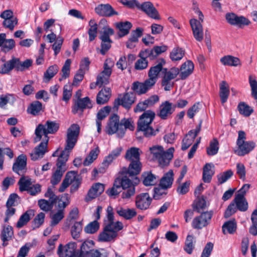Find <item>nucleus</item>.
<instances>
[{"instance_id":"nucleus-1","label":"nucleus","mask_w":257,"mask_h":257,"mask_svg":"<svg viewBox=\"0 0 257 257\" xmlns=\"http://www.w3.org/2000/svg\"><path fill=\"white\" fill-rule=\"evenodd\" d=\"M80 126L77 124H72L68 128L66 138L65 149L60 154L56 164L57 168L65 169V164L68 160L69 153L76 145L79 134Z\"/></svg>"},{"instance_id":"nucleus-2","label":"nucleus","mask_w":257,"mask_h":257,"mask_svg":"<svg viewBox=\"0 0 257 257\" xmlns=\"http://www.w3.org/2000/svg\"><path fill=\"white\" fill-rule=\"evenodd\" d=\"M155 116V113L150 110L144 112L140 117L138 122V130L143 132L147 138L155 136L158 130H154L151 126L153 120Z\"/></svg>"},{"instance_id":"nucleus-3","label":"nucleus","mask_w":257,"mask_h":257,"mask_svg":"<svg viewBox=\"0 0 257 257\" xmlns=\"http://www.w3.org/2000/svg\"><path fill=\"white\" fill-rule=\"evenodd\" d=\"M94 242L86 240L82 242L80 247L79 257H107L108 252L104 248L95 249Z\"/></svg>"},{"instance_id":"nucleus-4","label":"nucleus","mask_w":257,"mask_h":257,"mask_svg":"<svg viewBox=\"0 0 257 257\" xmlns=\"http://www.w3.org/2000/svg\"><path fill=\"white\" fill-rule=\"evenodd\" d=\"M150 151L156 158L161 166L162 167L168 166L170 161L173 157L174 148L171 147L164 151L163 148L159 145H156L150 148Z\"/></svg>"},{"instance_id":"nucleus-5","label":"nucleus","mask_w":257,"mask_h":257,"mask_svg":"<svg viewBox=\"0 0 257 257\" xmlns=\"http://www.w3.org/2000/svg\"><path fill=\"white\" fill-rule=\"evenodd\" d=\"M59 127V124L56 121L47 120L45 124H39L36 127L35 134L34 142H39L43 135L44 136V140L49 141L48 134H53L57 132Z\"/></svg>"},{"instance_id":"nucleus-6","label":"nucleus","mask_w":257,"mask_h":257,"mask_svg":"<svg viewBox=\"0 0 257 257\" xmlns=\"http://www.w3.org/2000/svg\"><path fill=\"white\" fill-rule=\"evenodd\" d=\"M69 204V200L68 194H65L62 196L56 206L57 211L52 213L50 215L51 226H55L57 225L64 217V209L65 207Z\"/></svg>"},{"instance_id":"nucleus-7","label":"nucleus","mask_w":257,"mask_h":257,"mask_svg":"<svg viewBox=\"0 0 257 257\" xmlns=\"http://www.w3.org/2000/svg\"><path fill=\"white\" fill-rule=\"evenodd\" d=\"M179 73V68L176 67H173L169 70L164 68L163 70V76L162 80V85L165 90L169 91L173 88L174 84L173 80L177 76Z\"/></svg>"},{"instance_id":"nucleus-8","label":"nucleus","mask_w":257,"mask_h":257,"mask_svg":"<svg viewBox=\"0 0 257 257\" xmlns=\"http://www.w3.org/2000/svg\"><path fill=\"white\" fill-rule=\"evenodd\" d=\"M106 132L109 135L117 134L119 137H122L125 134V129L121 126L119 116L116 114L111 116L106 127Z\"/></svg>"},{"instance_id":"nucleus-9","label":"nucleus","mask_w":257,"mask_h":257,"mask_svg":"<svg viewBox=\"0 0 257 257\" xmlns=\"http://www.w3.org/2000/svg\"><path fill=\"white\" fill-rule=\"evenodd\" d=\"M212 216L213 212L211 211L202 213L193 218L191 223L192 227L198 230L206 227L210 223Z\"/></svg>"},{"instance_id":"nucleus-10","label":"nucleus","mask_w":257,"mask_h":257,"mask_svg":"<svg viewBox=\"0 0 257 257\" xmlns=\"http://www.w3.org/2000/svg\"><path fill=\"white\" fill-rule=\"evenodd\" d=\"M114 66V61L111 59H106L104 64V70L97 77V84L99 87L107 84L112 72L111 68Z\"/></svg>"},{"instance_id":"nucleus-11","label":"nucleus","mask_w":257,"mask_h":257,"mask_svg":"<svg viewBox=\"0 0 257 257\" xmlns=\"http://www.w3.org/2000/svg\"><path fill=\"white\" fill-rule=\"evenodd\" d=\"M80 183L77 173L74 171L69 172L66 174L64 179L59 187V191L60 192H64L71 184H73L72 187L77 189Z\"/></svg>"},{"instance_id":"nucleus-12","label":"nucleus","mask_w":257,"mask_h":257,"mask_svg":"<svg viewBox=\"0 0 257 257\" xmlns=\"http://www.w3.org/2000/svg\"><path fill=\"white\" fill-rule=\"evenodd\" d=\"M80 183L77 173L74 171L69 172L66 174L64 179L59 187V191L60 192H64L71 184H73L72 187L77 189Z\"/></svg>"},{"instance_id":"nucleus-13","label":"nucleus","mask_w":257,"mask_h":257,"mask_svg":"<svg viewBox=\"0 0 257 257\" xmlns=\"http://www.w3.org/2000/svg\"><path fill=\"white\" fill-rule=\"evenodd\" d=\"M76 248V243L74 242H70L64 246L60 244L57 252L59 257H79Z\"/></svg>"},{"instance_id":"nucleus-14","label":"nucleus","mask_w":257,"mask_h":257,"mask_svg":"<svg viewBox=\"0 0 257 257\" xmlns=\"http://www.w3.org/2000/svg\"><path fill=\"white\" fill-rule=\"evenodd\" d=\"M176 105L169 101H165L159 106L158 116L162 119H167L175 111Z\"/></svg>"},{"instance_id":"nucleus-15","label":"nucleus","mask_w":257,"mask_h":257,"mask_svg":"<svg viewBox=\"0 0 257 257\" xmlns=\"http://www.w3.org/2000/svg\"><path fill=\"white\" fill-rule=\"evenodd\" d=\"M201 122L196 126L195 129L190 131L188 134L184 138L182 141V149L185 150L187 149L192 144L195 138L200 132Z\"/></svg>"},{"instance_id":"nucleus-16","label":"nucleus","mask_w":257,"mask_h":257,"mask_svg":"<svg viewBox=\"0 0 257 257\" xmlns=\"http://www.w3.org/2000/svg\"><path fill=\"white\" fill-rule=\"evenodd\" d=\"M138 9L142 10L148 16L154 19L159 20L160 19L157 10L150 2H145L142 4H139Z\"/></svg>"},{"instance_id":"nucleus-17","label":"nucleus","mask_w":257,"mask_h":257,"mask_svg":"<svg viewBox=\"0 0 257 257\" xmlns=\"http://www.w3.org/2000/svg\"><path fill=\"white\" fill-rule=\"evenodd\" d=\"M95 13L100 16L110 17L113 15H117L118 13L109 4H100L95 8Z\"/></svg>"},{"instance_id":"nucleus-18","label":"nucleus","mask_w":257,"mask_h":257,"mask_svg":"<svg viewBox=\"0 0 257 257\" xmlns=\"http://www.w3.org/2000/svg\"><path fill=\"white\" fill-rule=\"evenodd\" d=\"M152 202V198L147 193L139 194L136 197V205L138 208L141 210L148 209Z\"/></svg>"},{"instance_id":"nucleus-19","label":"nucleus","mask_w":257,"mask_h":257,"mask_svg":"<svg viewBox=\"0 0 257 257\" xmlns=\"http://www.w3.org/2000/svg\"><path fill=\"white\" fill-rule=\"evenodd\" d=\"M190 24L194 37L197 41H201L203 39V31L201 23L196 19H191L190 20Z\"/></svg>"},{"instance_id":"nucleus-20","label":"nucleus","mask_w":257,"mask_h":257,"mask_svg":"<svg viewBox=\"0 0 257 257\" xmlns=\"http://www.w3.org/2000/svg\"><path fill=\"white\" fill-rule=\"evenodd\" d=\"M237 145L238 149L234 151V153L238 156H243L253 150L255 147V143L252 141H247Z\"/></svg>"},{"instance_id":"nucleus-21","label":"nucleus","mask_w":257,"mask_h":257,"mask_svg":"<svg viewBox=\"0 0 257 257\" xmlns=\"http://www.w3.org/2000/svg\"><path fill=\"white\" fill-rule=\"evenodd\" d=\"M227 22L231 25L242 26L248 25L250 21L243 16L238 17L234 14H227L226 15Z\"/></svg>"},{"instance_id":"nucleus-22","label":"nucleus","mask_w":257,"mask_h":257,"mask_svg":"<svg viewBox=\"0 0 257 257\" xmlns=\"http://www.w3.org/2000/svg\"><path fill=\"white\" fill-rule=\"evenodd\" d=\"M104 190V186L103 184L97 183L93 185L89 189L87 196L85 197V201L88 202L93 199L95 198L100 195Z\"/></svg>"},{"instance_id":"nucleus-23","label":"nucleus","mask_w":257,"mask_h":257,"mask_svg":"<svg viewBox=\"0 0 257 257\" xmlns=\"http://www.w3.org/2000/svg\"><path fill=\"white\" fill-rule=\"evenodd\" d=\"M48 141L44 140L41 142L33 152L31 153V159L33 160H37L42 158L45 154L47 152V145Z\"/></svg>"},{"instance_id":"nucleus-24","label":"nucleus","mask_w":257,"mask_h":257,"mask_svg":"<svg viewBox=\"0 0 257 257\" xmlns=\"http://www.w3.org/2000/svg\"><path fill=\"white\" fill-rule=\"evenodd\" d=\"M117 235V233L110 229V226H105L103 230L98 236V240L101 242H109L114 240Z\"/></svg>"},{"instance_id":"nucleus-25","label":"nucleus","mask_w":257,"mask_h":257,"mask_svg":"<svg viewBox=\"0 0 257 257\" xmlns=\"http://www.w3.org/2000/svg\"><path fill=\"white\" fill-rule=\"evenodd\" d=\"M27 165V157L24 155H21L18 157L13 164V170L14 172L21 175L26 170Z\"/></svg>"},{"instance_id":"nucleus-26","label":"nucleus","mask_w":257,"mask_h":257,"mask_svg":"<svg viewBox=\"0 0 257 257\" xmlns=\"http://www.w3.org/2000/svg\"><path fill=\"white\" fill-rule=\"evenodd\" d=\"M135 102V95L133 93H126L121 97L115 101V104L121 105L124 108L129 109Z\"/></svg>"},{"instance_id":"nucleus-27","label":"nucleus","mask_w":257,"mask_h":257,"mask_svg":"<svg viewBox=\"0 0 257 257\" xmlns=\"http://www.w3.org/2000/svg\"><path fill=\"white\" fill-rule=\"evenodd\" d=\"M148 51H142L139 53L140 58L138 59L135 64V68L137 70H142L147 68L148 61L147 58L149 56L150 53Z\"/></svg>"},{"instance_id":"nucleus-28","label":"nucleus","mask_w":257,"mask_h":257,"mask_svg":"<svg viewBox=\"0 0 257 257\" xmlns=\"http://www.w3.org/2000/svg\"><path fill=\"white\" fill-rule=\"evenodd\" d=\"M194 68V64L191 61L188 60L184 63L179 69L181 79L182 80L186 79L193 72Z\"/></svg>"},{"instance_id":"nucleus-29","label":"nucleus","mask_w":257,"mask_h":257,"mask_svg":"<svg viewBox=\"0 0 257 257\" xmlns=\"http://www.w3.org/2000/svg\"><path fill=\"white\" fill-rule=\"evenodd\" d=\"M35 215V211L33 209H29L23 213L18 221L16 226L21 228L30 220L31 218Z\"/></svg>"},{"instance_id":"nucleus-30","label":"nucleus","mask_w":257,"mask_h":257,"mask_svg":"<svg viewBox=\"0 0 257 257\" xmlns=\"http://www.w3.org/2000/svg\"><path fill=\"white\" fill-rule=\"evenodd\" d=\"M91 107L92 105L89 98L88 97H85L77 100L72 108V111L73 113H76L79 109H83L86 108H91Z\"/></svg>"},{"instance_id":"nucleus-31","label":"nucleus","mask_w":257,"mask_h":257,"mask_svg":"<svg viewBox=\"0 0 257 257\" xmlns=\"http://www.w3.org/2000/svg\"><path fill=\"white\" fill-rule=\"evenodd\" d=\"M214 165L212 163H206L203 168V180L205 183H209L214 174Z\"/></svg>"},{"instance_id":"nucleus-32","label":"nucleus","mask_w":257,"mask_h":257,"mask_svg":"<svg viewBox=\"0 0 257 257\" xmlns=\"http://www.w3.org/2000/svg\"><path fill=\"white\" fill-rule=\"evenodd\" d=\"M116 213L120 216L126 219H130L137 215V212L135 209L123 208L121 206L115 208Z\"/></svg>"},{"instance_id":"nucleus-33","label":"nucleus","mask_w":257,"mask_h":257,"mask_svg":"<svg viewBox=\"0 0 257 257\" xmlns=\"http://www.w3.org/2000/svg\"><path fill=\"white\" fill-rule=\"evenodd\" d=\"M173 176L174 173L172 170H169L168 172L165 174L160 180V187L166 189L171 187L174 180Z\"/></svg>"},{"instance_id":"nucleus-34","label":"nucleus","mask_w":257,"mask_h":257,"mask_svg":"<svg viewBox=\"0 0 257 257\" xmlns=\"http://www.w3.org/2000/svg\"><path fill=\"white\" fill-rule=\"evenodd\" d=\"M111 95V90L109 88L102 89L97 94L96 102L98 104H103L109 100Z\"/></svg>"},{"instance_id":"nucleus-35","label":"nucleus","mask_w":257,"mask_h":257,"mask_svg":"<svg viewBox=\"0 0 257 257\" xmlns=\"http://www.w3.org/2000/svg\"><path fill=\"white\" fill-rule=\"evenodd\" d=\"M143 31V29L141 28H138L136 30L133 31L126 42V47L128 48H133L134 47L133 43H136L138 41V39L142 36Z\"/></svg>"},{"instance_id":"nucleus-36","label":"nucleus","mask_w":257,"mask_h":257,"mask_svg":"<svg viewBox=\"0 0 257 257\" xmlns=\"http://www.w3.org/2000/svg\"><path fill=\"white\" fill-rule=\"evenodd\" d=\"M16 58H13L10 60L6 62L0 67V73L2 74H8L14 68L17 70Z\"/></svg>"},{"instance_id":"nucleus-37","label":"nucleus","mask_w":257,"mask_h":257,"mask_svg":"<svg viewBox=\"0 0 257 257\" xmlns=\"http://www.w3.org/2000/svg\"><path fill=\"white\" fill-rule=\"evenodd\" d=\"M122 151L121 147H117L113 150L105 158L103 162L105 166H107L110 164L113 160L116 159L120 156Z\"/></svg>"},{"instance_id":"nucleus-38","label":"nucleus","mask_w":257,"mask_h":257,"mask_svg":"<svg viewBox=\"0 0 257 257\" xmlns=\"http://www.w3.org/2000/svg\"><path fill=\"white\" fill-rule=\"evenodd\" d=\"M142 164L140 161H132L129 165L127 169H125L126 170V174L130 176L137 175L139 174L141 171Z\"/></svg>"},{"instance_id":"nucleus-39","label":"nucleus","mask_w":257,"mask_h":257,"mask_svg":"<svg viewBox=\"0 0 257 257\" xmlns=\"http://www.w3.org/2000/svg\"><path fill=\"white\" fill-rule=\"evenodd\" d=\"M165 63V61L162 60L161 62H159L154 66L151 67L148 72V76L151 77L157 80L160 72L162 71L163 72V70L164 69L163 68V66Z\"/></svg>"},{"instance_id":"nucleus-40","label":"nucleus","mask_w":257,"mask_h":257,"mask_svg":"<svg viewBox=\"0 0 257 257\" xmlns=\"http://www.w3.org/2000/svg\"><path fill=\"white\" fill-rule=\"evenodd\" d=\"M140 149L136 147H132L126 151L125 158V159L130 161H140Z\"/></svg>"},{"instance_id":"nucleus-41","label":"nucleus","mask_w":257,"mask_h":257,"mask_svg":"<svg viewBox=\"0 0 257 257\" xmlns=\"http://www.w3.org/2000/svg\"><path fill=\"white\" fill-rule=\"evenodd\" d=\"M220 62L225 66H237L240 65L239 59L231 55H227L220 59Z\"/></svg>"},{"instance_id":"nucleus-42","label":"nucleus","mask_w":257,"mask_h":257,"mask_svg":"<svg viewBox=\"0 0 257 257\" xmlns=\"http://www.w3.org/2000/svg\"><path fill=\"white\" fill-rule=\"evenodd\" d=\"M229 94V87L227 83L223 81L220 84L219 96L222 104L226 102L227 100Z\"/></svg>"},{"instance_id":"nucleus-43","label":"nucleus","mask_w":257,"mask_h":257,"mask_svg":"<svg viewBox=\"0 0 257 257\" xmlns=\"http://www.w3.org/2000/svg\"><path fill=\"white\" fill-rule=\"evenodd\" d=\"M237 209L240 211H245L248 208V203L244 197L236 196L233 200Z\"/></svg>"},{"instance_id":"nucleus-44","label":"nucleus","mask_w":257,"mask_h":257,"mask_svg":"<svg viewBox=\"0 0 257 257\" xmlns=\"http://www.w3.org/2000/svg\"><path fill=\"white\" fill-rule=\"evenodd\" d=\"M116 26L119 31V36L123 37L128 34L130 30L132 27V24L130 22L126 21L117 23L116 24Z\"/></svg>"},{"instance_id":"nucleus-45","label":"nucleus","mask_w":257,"mask_h":257,"mask_svg":"<svg viewBox=\"0 0 257 257\" xmlns=\"http://www.w3.org/2000/svg\"><path fill=\"white\" fill-rule=\"evenodd\" d=\"M195 238L193 235H187L184 246V249L187 253L191 254L192 253L195 247Z\"/></svg>"},{"instance_id":"nucleus-46","label":"nucleus","mask_w":257,"mask_h":257,"mask_svg":"<svg viewBox=\"0 0 257 257\" xmlns=\"http://www.w3.org/2000/svg\"><path fill=\"white\" fill-rule=\"evenodd\" d=\"M99 153V149L98 147H96L93 149L90 152L89 155L86 157L83 161V165L87 166L90 165L95 160H96Z\"/></svg>"},{"instance_id":"nucleus-47","label":"nucleus","mask_w":257,"mask_h":257,"mask_svg":"<svg viewBox=\"0 0 257 257\" xmlns=\"http://www.w3.org/2000/svg\"><path fill=\"white\" fill-rule=\"evenodd\" d=\"M185 55V50L181 48L177 47L172 50L170 54V59L173 61H179Z\"/></svg>"},{"instance_id":"nucleus-48","label":"nucleus","mask_w":257,"mask_h":257,"mask_svg":"<svg viewBox=\"0 0 257 257\" xmlns=\"http://www.w3.org/2000/svg\"><path fill=\"white\" fill-rule=\"evenodd\" d=\"M167 49V46L163 45L160 46H155L152 50L146 49L145 51H148V52H149V56L151 59H154L159 55L165 52Z\"/></svg>"},{"instance_id":"nucleus-49","label":"nucleus","mask_w":257,"mask_h":257,"mask_svg":"<svg viewBox=\"0 0 257 257\" xmlns=\"http://www.w3.org/2000/svg\"><path fill=\"white\" fill-rule=\"evenodd\" d=\"M218 141L216 139H214L210 142L209 147L206 149L207 154L209 156H214L218 153Z\"/></svg>"},{"instance_id":"nucleus-50","label":"nucleus","mask_w":257,"mask_h":257,"mask_svg":"<svg viewBox=\"0 0 257 257\" xmlns=\"http://www.w3.org/2000/svg\"><path fill=\"white\" fill-rule=\"evenodd\" d=\"M42 105L41 102L36 101L32 103L28 108L27 111L29 113L34 115H38L42 111Z\"/></svg>"},{"instance_id":"nucleus-51","label":"nucleus","mask_w":257,"mask_h":257,"mask_svg":"<svg viewBox=\"0 0 257 257\" xmlns=\"http://www.w3.org/2000/svg\"><path fill=\"white\" fill-rule=\"evenodd\" d=\"M236 229V224L234 220L226 222L222 226V231L224 234L233 233Z\"/></svg>"},{"instance_id":"nucleus-52","label":"nucleus","mask_w":257,"mask_h":257,"mask_svg":"<svg viewBox=\"0 0 257 257\" xmlns=\"http://www.w3.org/2000/svg\"><path fill=\"white\" fill-rule=\"evenodd\" d=\"M73 86L70 83L65 85L63 89L62 100L68 103L72 96Z\"/></svg>"},{"instance_id":"nucleus-53","label":"nucleus","mask_w":257,"mask_h":257,"mask_svg":"<svg viewBox=\"0 0 257 257\" xmlns=\"http://www.w3.org/2000/svg\"><path fill=\"white\" fill-rule=\"evenodd\" d=\"M1 239L2 240H10L13 235V230L10 225L4 226L1 232Z\"/></svg>"},{"instance_id":"nucleus-54","label":"nucleus","mask_w":257,"mask_h":257,"mask_svg":"<svg viewBox=\"0 0 257 257\" xmlns=\"http://www.w3.org/2000/svg\"><path fill=\"white\" fill-rule=\"evenodd\" d=\"M143 184L146 186H152L156 184V177L151 173L146 172L143 174Z\"/></svg>"},{"instance_id":"nucleus-55","label":"nucleus","mask_w":257,"mask_h":257,"mask_svg":"<svg viewBox=\"0 0 257 257\" xmlns=\"http://www.w3.org/2000/svg\"><path fill=\"white\" fill-rule=\"evenodd\" d=\"M90 28L88 30L89 39L90 41L94 40L97 35V25L94 20L89 21Z\"/></svg>"},{"instance_id":"nucleus-56","label":"nucleus","mask_w":257,"mask_h":257,"mask_svg":"<svg viewBox=\"0 0 257 257\" xmlns=\"http://www.w3.org/2000/svg\"><path fill=\"white\" fill-rule=\"evenodd\" d=\"M71 227V233L73 238H77L82 231V225L81 221H75Z\"/></svg>"},{"instance_id":"nucleus-57","label":"nucleus","mask_w":257,"mask_h":257,"mask_svg":"<svg viewBox=\"0 0 257 257\" xmlns=\"http://www.w3.org/2000/svg\"><path fill=\"white\" fill-rule=\"evenodd\" d=\"M65 171V169L57 168L53 174L51 179V183L53 185L57 184L61 180L62 177Z\"/></svg>"},{"instance_id":"nucleus-58","label":"nucleus","mask_w":257,"mask_h":257,"mask_svg":"<svg viewBox=\"0 0 257 257\" xmlns=\"http://www.w3.org/2000/svg\"><path fill=\"white\" fill-rule=\"evenodd\" d=\"M251 219L252 225L250 227L249 232L253 235H257V210H254L251 214Z\"/></svg>"},{"instance_id":"nucleus-59","label":"nucleus","mask_w":257,"mask_h":257,"mask_svg":"<svg viewBox=\"0 0 257 257\" xmlns=\"http://www.w3.org/2000/svg\"><path fill=\"white\" fill-rule=\"evenodd\" d=\"M17 70L23 71L29 68L32 64V61L30 59H27L24 62H21L19 58H16Z\"/></svg>"},{"instance_id":"nucleus-60","label":"nucleus","mask_w":257,"mask_h":257,"mask_svg":"<svg viewBox=\"0 0 257 257\" xmlns=\"http://www.w3.org/2000/svg\"><path fill=\"white\" fill-rule=\"evenodd\" d=\"M133 89L139 94L145 93L149 90L144 83L139 82H134L133 83Z\"/></svg>"},{"instance_id":"nucleus-61","label":"nucleus","mask_w":257,"mask_h":257,"mask_svg":"<svg viewBox=\"0 0 257 257\" xmlns=\"http://www.w3.org/2000/svg\"><path fill=\"white\" fill-rule=\"evenodd\" d=\"M116 180L118 181L120 183L119 186L120 188H122L123 190L130 188L131 187H135L131 180L126 177H122V178H117L116 179Z\"/></svg>"},{"instance_id":"nucleus-62","label":"nucleus","mask_w":257,"mask_h":257,"mask_svg":"<svg viewBox=\"0 0 257 257\" xmlns=\"http://www.w3.org/2000/svg\"><path fill=\"white\" fill-rule=\"evenodd\" d=\"M18 183L21 191H27L32 185L31 179L24 177L21 178Z\"/></svg>"},{"instance_id":"nucleus-63","label":"nucleus","mask_w":257,"mask_h":257,"mask_svg":"<svg viewBox=\"0 0 257 257\" xmlns=\"http://www.w3.org/2000/svg\"><path fill=\"white\" fill-rule=\"evenodd\" d=\"M238 109L240 113L245 116H249L253 111L252 109L244 102L239 104Z\"/></svg>"},{"instance_id":"nucleus-64","label":"nucleus","mask_w":257,"mask_h":257,"mask_svg":"<svg viewBox=\"0 0 257 257\" xmlns=\"http://www.w3.org/2000/svg\"><path fill=\"white\" fill-rule=\"evenodd\" d=\"M236 173L239 179L243 181L246 179V171L245 166L241 163H237L236 167Z\"/></svg>"}]
</instances>
